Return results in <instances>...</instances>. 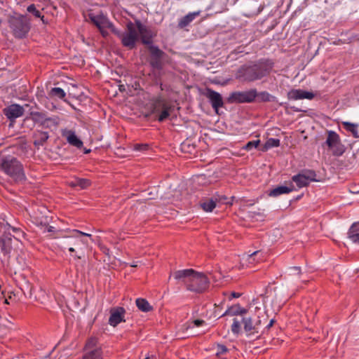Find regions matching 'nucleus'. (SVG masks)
I'll list each match as a JSON object with an SVG mask.
<instances>
[{
  "label": "nucleus",
  "instance_id": "nucleus-47",
  "mask_svg": "<svg viewBox=\"0 0 359 359\" xmlns=\"http://www.w3.org/2000/svg\"><path fill=\"white\" fill-rule=\"evenodd\" d=\"M69 251L72 252H74V248H69Z\"/></svg>",
  "mask_w": 359,
  "mask_h": 359
},
{
  "label": "nucleus",
  "instance_id": "nucleus-19",
  "mask_svg": "<svg viewBox=\"0 0 359 359\" xmlns=\"http://www.w3.org/2000/svg\"><path fill=\"white\" fill-rule=\"evenodd\" d=\"M293 189H293L292 186L291 187L281 186V187H278L271 190L269 195L271 196H276L278 195L283 194H288V193L291 192L292 191H293Z\"/></svg>",
  "mask_w": 359,
  "mask_h": 359
},
{
  "label": "nucleus",
  "instance_id": "nucleus-28",
  "mask_svg": "<svg viewBox=\"0 0 359 359\" xmlns=\"http://www.w3.org/2000/svg\"><path fill=\"white\" fill-rule=\"evenodd\" d=\"M342 124L347 130L351 132L355 136H358V126L356 124L349 122H343Z\"/></svg>",
  "mask_w": 359,
  "mask_h": 359
},
{
  "label": "nucleus",
  "instance_id": "nucleus-5",
  "mask_svg": "<svg viewBox=\"0 0 359 359\" xmlns=\"http://www.w3.org/2000/svg\"><path fill=\"white\" fill-rule=\"evenodd\" d=\"M256 96L257 94L255 90L236 92L229 96L228 101L231 103L250 102L255 99Z\"/></svg>",
  "mask_w": 359,
  "mask_h": 359
},
{
  "label": "nucleus",
  "instance_id": "nucleus-6",
  "mask_svg": "<svg viewBox=\"0 0 359 359\" xmlns=\"http://www.w3.org/2000/svg\"><path fill=\"white\" fill-rule=\"evenodd\" d=\"M242 320L241 323L243 325L244 330L247 332L253 333L255 332H257L258 326L261 323V320H259V317L257 316H241Z\"/></svg>",
  "mask_w": 359,
  "mask_h": 359
},
{
  "label": "nucleus",
  "instance_id": "nucleus-3",
  "mask_svg": "<svg viewBox=\"0 0 359 359\" xmlns=\"http://www.w3.org/2000/svg\"><path fill=\"white\" fill-rule=\"evenodd\" d=\"M151 109L156 118L163 121L170 116L174 106L166 100L159 97L152 102Z\"/></svg>",
  "mask_w": 359,
  "mask_h": 359
},
{
  "label": "nucleus",
  "instance_id": "nucleus-13",
  "mask_svg": "<svg viewBox=\"0 0 359 359\" xmlns=\"http://www.w3.org/2000/svg\"><path fill=\"white\" fill-rule=\"evenodd\" d=\"M135 304L142 312L149 313L153 311V306L146 299L137 298Z\"/></svg>",
  "mask_w": 359,
  "mask_h": 359
},
{
  "label": "nucleus",
  "instance_id": "nucleus-34",
  "mask_svg": "<svg viewBox=\"0 0 359 359\" xmlns=\"http://www.w3.org/2000/svg\"><path fill=\"white\" fill-rule=\"evenodd\" d=\"M194 13L187 15L181 20V22H180V26L181 27L187 26L194 19Z\"/></svg>",
  "mask_w": 359,
  "mask_h": 359
},
{
  "label": "nucleus",
  "instance_id": "nucleus-39",
  "mask_svg": "<svg viewBox=\"0 0 359 359\" xmlns=\"http://www.w3.org/2000/svg\"><path fill=\"white\" fill-rule=\"evenodd\" d=\"M259 97L260 100L264 102H269L271 99L270 95L267 93H262L259 95Z\"/></svg>",
  "mask_w": 359,
  "mask_h": 359
},
{
  "label": "nucleus",
  "instance_id": "nucleus-40",
  "mask_svg": "<svg viewBox=\"0 0 359 359\" xmlns=\"http://www.w3.org/2000/svg\"><path fill=\"white\" fill-rule=\"evenodd\" d=\"M227 351V348L224 345L218 346V352L217 354H223Z\"/></svg>",
  "mask_w": 359,
  "mask_h": 359
},
{
  "label": "nucleus",
  "instance_id": "nucleus-32",
  "mask_svg": "<svg viewBox=\"0 0 359 359\" xmlns=\"http://www.w3.org/2000/svg\"><path fill=\"white\" fill-rule=\"evenodd\" d=\"M27 11L29 13H32L36 18H40L41 19V20L43 21V22L46 23V22L43 19L44 17L41 15L40 12L38 10H36V8L34 4H32L29 6H28Z\"/></svg>",
  "mask_w": 359,
  "mask_h": 359
},
{
  "label": "nucleus",
  "instance_id": "nucleus-4",
  "mask_svg": "<svg viewBox=\"0 0 359 359\" xmlns=\"http://www.w3.org/2000/svg\"><path fill=\"white\" fill-rule=\"evenodd\" d=\"M10 23L17 37H23L29 31L28 22L24 16L12 17Z\"/></svg>",
  "mask_w": 359,
  "mask_h": 359
},
{
  "label": "nucleus",
  "instance_id": "nucleus-1",
  "mask_svg": "<svg viewBox=\"0 0 359 359\" xmlns=\"http://www.w3.org/2000/svg\"><path fill=\"white\" fill-rule=\"evenodd\" d=\"M175 278H187L190 283L188 289L191 291L202 292L208 285V280L205 275L193 269L179 271L175 273Z\"/></svg>",
  "mask_w": 359,
  "mask_h": 359
},
{
  "label": "nucleus",
  "instance_id": "nucleus-48",
  "mask_svg": "<svg viewBox=\"0 0 359 359\" xmlns=\"http://www.w3.org/2000/svg\"><path fill=\"white\" fill-rule=\"evenodd\" d=\"M212 311L214 312V313H216V312H220L221 311L220 310L219 311V310H213Z\"/></svg>",
  "mask_w": 359,
  "mask_h": 359
},
{
  "label": "nucleus",
  "instance_id": "nucleus-10",
  "mask_svg": "<svg viewBox=\"0 0 359 359\" xmlns=\"http://www.w3.org/2000/svg\"><path fill=\"white\" fill-rule=\"evenodd\" d=\"M4 112L8 119L13 120L22 116L24 109L19 104H13L4 109Z\"/></svg>",
  "mask_w": 359,
  "mask_h": 359
},
{
  "label": "nucleus",
  "instance_id": "nucleus-44",
  "mask_svg": "<svg viewBox=\"0 0 359 359\" xmlns=\"http://www.w3.org/2000/svg\"><path fill=\"white\" fill-rule=\"evenodd\" d=\"M222 306V302H219V304H216V303H215V304H214V307H215V308H219V307H221Z\"/></svg>",
  "mask_w": 359,
  "mask_h": 359
},
{
  "label": "nucleus",
  "instance_id": "nucleus-17",
  "mask_svg": "<svg viewBox=\"0 0 359 359\" xmlns=\"http://www.w3.org/2000/svg\"><path fill=\"white\" fill-rule=\"evenodd\" d=\"M67 142L78 148H81L83 146L82 141L72 132H69L67 136Z\"/></svg>",
  "mask_w": 359,
  "mask_h": 359
},
{
  "label": "nucleus",
  "instance_id": "nucleus-14",
  "mask_svg": "<svg viewBox=\"0 0 359 359\" xmlns=\"http://www.w3.org/2000/svg\"><path fill=\"white\" fill-rule=\"evenodd\" d=\"M83 359H102L101 348H95L85 351Z\"/></svg>",
  "mask_w": 359,
  "mask_h": 359
},
{
  "label": "nucleus",
  "instance_id": "nucleus-11",
  "mask_svg": "<svg viewBox=\"0 0 359 359\" xmlns=\"http://www.w3.org/2000/svg\"><path fill=\"white\" fill-rule=\"evenodd\" d=\"M287 96L289 99L292 100H312L315 97V95L313 92L300 89H293L288 93Z\"/></svg>",
  "mask_w": 359,
  "mask_h": 359
},
{
  "label": "nucleus",
  "instance_id": "nucleus-18",
  "mask_svg": "<svg viewBox=\"0 0 359 359\" xmlns=\"http://www.w3.org/2000/svg\"><path fill=\"white\" fill-rule=\"evenodd\" d=\"M91 185V182L88 179L79 178L70 182L69 186L71 187H80L81 189H86Z\"/></svg>",
  "mask_w": 359,
  "mask_h": 359
},
{
  "label": "nucleus",
  "instance_id": "nucleus-50",
  "mask_svg": "<svg viewBox=\"0 0 359 359\" xmlns=\"http://www.w3.org/2000/svg\"><path fill=\"white\" fill-rule=\"evenodd\" d=\"M5 304H8V302L7 299H5Z\"/></svg>",
  "mask_w": 359,
  "mask_h": 359
},
{
  "label": "nucleus",
  "instance_id": "nucleus-36",
  "mask_svg": "<svg viewBox=\"0 0 359 359\" xmlns=\"http://www.w3.org/2000/svg\"><path fill=\"white\" fill-rule=\"evenodd\" d=\"M260 143V141L258 140H256V141H253V142H249L245 147V149H250L252 147H257L259 146Z\"/></svg>",
  "mask_w": 359,
  "mask_h": 359
},
{
  "label": "nucleus",
  "instance_id": "nucleus-16",
  "mask_svg": "<svg viewBox=\"0 0 359 359\" xmlns=\"http://www.w3.org/2000/svg\"><path fill=\"white\" fill-rule=\"evenodd\" d=\"M200 205L205 212H212L217 206V202L212 199H207L203 201Z\"/></svg>",
  "mask_w": 359,
  "mask_h": 359
},
{
  "label": "nucleus",
  "instance_id": "nucleus-49",
  "mask_svg": "<svg viewBox=\"0 0 359 359\" xmlns=\"http://www.w3.org/2000/svg\"><path fill=\"white\" fill-rule=\"evenodd\" d=\"M89 152H90V149L86 150V151H85L86 154H88Z\"/></svg>",
  "mask_w": 359,
  "mask_h": 359
},
{
  "label": "nucleus",
  "instance_id": "nucleus-29",
  "mask_svg": "<svg viewBox=\"0 0 359 359\" xmlns=\"http://www.w3.org/2000/svg\"><path fill=\"white\" fill-rule=\"evenodd\" d=\"M330 149L332 151L334 155L340 156L344 151V149L341 142H339L337 144H334L332 147H330Z\"/></svg>",
  "mask_w": 359,
  "mask_h": 359
},
{
  "label": "nucleus",
  "instance_id": "nucleus-26",
  "mask_svg": "<svg viewBox=\"0 0 359 359\" xmlns=\"http://www.w3.org/2000/svg\"><path fill=\"white\" fill-rule=\"evenodd\" d=\"M48 138V135L46 133H39L36 135V140H34V144L36 146L41 145Z\"/></svg>",
  "mask_w": 359,
  "mask_h": 359
},
{
  "label": "nucleus",
  "instance_id": "nucleus-38",
  "mask_svg": "<svg viewBox=\"0 0 359 359\" xmlns=\"http://www.w3.org/2000/svg\"><path fill=\"white\" fill-rule=\"evenodd\" d=\"M151 65L155 68L161 69V59L152 58V60L151 61Z\"/></svg>",
  "mask_w": 359,
  "mask_h": 359
},
{
  "label": "nucleus",
  "instance_id": "nucleus-7",
  "mask_svg": "<svg viewBox=\"0 0 359 359\" xmlns=\"http://www.w3.org/2000/svg\"><path fill=\"white\" fill-rule=\"evenodd\" d=\"M137 36V34L134 25L131 22L129 23L128 25V33L122 39L123 44L126 47L133 48L135 46Z\"/></svg>",
  "mask_w": 359,
  "mask_h": 359
},
{
  "label": "nucleus",
  "instance_id": "nucleus-27",
  "mask_svg": "<svg viewBox=\"0 0 359 359\" xmlns=\"http://www.w3.org/2000/svg\"><path fill=\"white\" fill-rule=\"evenodd\" d=\"M279 144H280L279 140L269 139L263 145L262 150L263 151H266V150H268L271 147H278Z\"/></svg>",
  "mask_w": 359,
  "mask_h": 359
},
{
  "label": "nucleus",
  "instance_id": "nucleus-9",
  "mask_svg": "<svg viewBox=\"0 0 359 359\" xmlns=\"http://www.w3.org/2000/svg\"><path fill=\"white\" fill-rule=\"evenodd\" d=\"M315 172L311 170L306 171V173L299 174L292 177V180L297 183L299 187L307 186L310 181L314 180Z\"/></svg>",
  "mask_w": 359,
  "mask_h": 359
},
{
  "label": "nucleus",
  "instance_id": "nucleus-23",
  "mask_svg": "<svg viewBox=\"0 0 359 359\" xmlns=\"http://www.w3.org/2000/svg\"><path fill=\"white\" fill-rule=\"evenodd\" d=\"M147 48L152 56V58L161 59L164 55V53L162 50L151 44L147 46Z\"/></svg>",
  "mask_w": 359,
  "mask_h": 359
},
{
  "label": "nucleus",
  "instance_id": "nucleus-8",
  "mask_svg": "<svg viewBox=\"0 0 359 359\" xmlns=\"http://www.w3.org/2000/svg\"><path fill=\"white\" fill-rule=\"evenodd\" d=\"M205 95L210 100L212 107L215 109L216 113L218 114L219 107H222L224 105L221 95L210 88L206 89Z\"/></svg>",
  "mask_w": 359,
  "mask_h": 359
},
{
  "label": "nucleus",
  "instance_id": "nucleus-43",
  "mask_svg": "<svg viewBox=\"0 0 359 359\" xmlns=\"http://www.w3.org/2000/svg\"><path fill=\"white\" fill-rule=\"evenodd\" d=\"M275 320L273 319H271L270 320V322L268 323V325H266V328L267 330H269L271 327L273 326V323H274Z\"/></svg>",
  "mask_w": 359,
  "mask_h": 359
},
{
  "label": "nucleus",
  "instance_id": "nucleus-35",
  "mask_svg": "<svg viewBox=\"0 0 359 359\" xmlns=\"http://www.w3.org/2000/svg\"><path fill=\"white\" fill-rule=\"evenodd\" d=\"M51 93L53 95L57 96L60 98H63L65 95V92L60 88H54L52 89Z\"/></svg>",
  "mask_w": 359,
  "mask_h": 359
},
{
  "label": "nucleus",
  "instance_id": "nucleus-24",
  "mask_svg": "<svg viewBox=\"0 0 359 359\" xmlns=\"http://www.w3.org/2000/svg\"><path fill=\"white\" fill-rule=\"evenodd\" d=\"M95 348H101L97 346V339L95 337H91L87 340L84 347V351H87Z\"/></svg>",
  "mask_w": 359,
  "mask_h": 359
},
{
  "label": "nucleus",
  "instance_id": "nucleus-20",
  "mask_svg": "<svg viewBox=\"0 0 359 359\" xmlns=\"http://www.w3.org/2000/svg\"><path fill=\"white\" fill-rule=\"evenodd\" d=\"M349 237L353 242H359V222L351 226L349 231Z\"/></svg>",
  "mask_w": 359,
  "mask_h": 359
},
{
  "label": "nucleus",
  "instance_id": "nucleus-37",
  "mask_svg": "<svg viewBox=\"0 0 359 359\" xmlns=\"http://www.w3.org/2000/svg\"><path fill=\"white\" fill-rule=\"evenodd\" d=\"M126 310L123 307H117L111 310V314H123Z\"/></svg>",
  "mask_w": 359,
  "mask_h": 359
},
{
  "label": "nucleus",
  "instance_id": "nucleus-12",
  "mask_svg": "<svg viewBox=\"0 0 359 359\" xmlns=\"http://www.w3.org/2000/svg\"><path fill=\"white\" fill-rule=\"evenodd\" d=\"M136 24L139 33L141 36L142 43L147 46L151 44L152 39L155 34L150 30L147 29L140 22H137Z\"/></svg>",
  "mask_w": 359,
  "mask_h": 359
},
{
  "label": "nucleus",
  "instance_id": "nucleus-33",
  "mask_svg": "<svg viewBox=\"0 0 359 359\" xmlns=\"http://www.w3.org/2000/svg\"><path fill=\"white\" fill-rule=\"evenodd\" d=\"M241 322L237 319L233 320V323L231 325V331L233 334H238L241 331Z\"/></svg>",
  "mask_w": 359,
  "mask_h": 359
},
{
  "label": "nucleus",
  "instance_id": "nucleus-46",
  "mask_svg": "<svg viewBox=\"0 0 359 359\" xmlns=\"http://www.w3.org/2000/svg\"><path fill=\"white\" fill-rule=\"evenodd\" d=\"M119 89H120V90H124L123 86V85L119 86Z\"/></svg>",
  "mask_w": 359,
  "mask_h": 359
},
{
  "label": "nucleus",
  "instance_id": "nucleus-42",
  "mask_svg": "<svg viewBox=\"0 0 359 359\" xmlns=\"http://www.w3.org/2000/svg\"><path fill=\"white\" fill-rule=\"evenodd\" d=\"M231 296L233 298H238V297H240L241 296V294L233 292L231 293Z\"/></svg>",
  "mask_w": 359,
  "mask_h": 359
},
{
  "label": "nucleus",
  "instance_id": "nucleus-21",
  "mask_svg": "<svg viewBox=\"0 0 359 359\" xmlns=\"http://www.w3.org/2000/svg\"><path fill=\"white\" fill-rule=\"evenodd\" d=\"M339 142H340L339 135L336 134L334 132H328V137L326 142L328 147L330 148L334 144H337Z\"/></svg>",
  "mask_w": 359,
  "mask_h": 359
},
{
  "label": "nucleus",
  "instance_id": "nucleus-31",
  "mask_svg": "<svg viewBox=\"0 0 359 359\" xmlns=\"http://www.w3.org/2000/svg\"><path fill=\"white\" fill-rule=\"evenodd\" d=\"M32 118L36 122H43L46 120V116L40 112H31L30 114Z\"/></svg>",
  "mask_w": 359,
  "mask_h": 359
},
{
  "label": "nucleus",
  "instance_id": "nucleus-45",
  "mask_svg": "<svg viewBox=\"0 0 359 359\" xmlns=\"http://www.w3.org/2000/svg\"><path fill=\"white\" fill-rule=\"evenodd\" d=\"M79 233H80L81 234H82V235H84V236H90V234L85 233H83V232H81V231H79Z\"/></svg>",
  "mask_w": 359,
  "mask_h": 359
},
{
  "label": "nucleus",
  "instance_id": "nucleus-22",
  "mask_svg": "<svg viewBox=\"0 0 359 359\" xmlns=\"http://www.w3.org/2000/svg\"><path fill=\"white\" fill-rule=\"evenodd\" d=\"M248 312V310L242 307L239 304L231 306L225 314L227 313L233 314H245Z\"/></svg>",
  "mask_w": 359,
  "mask_h": 359
},
{
  "label": "nucleus",
  "instance_id": "nucleus-25",
  "mask_svg": "<svg viewBox=\"0 0 359 359\" xmlns=\"http://www.w3.org/2000/svg\"><path fill=\"white\" fill-rule=\"evenodd\" d=\"M206 323L203 320L200 319H196L193 320H190L187 322L184 326L185 327L186 330L192 329L195 327H203Z\"/></svg>",
  "mask_w": 359,
  "mask_h": 359
},
{
  "label": "nucleus",
  "instance_id": "nucleus-41",
  "mask_svg": "<svg viewBox=\"0 0 359 359\" xmlns=\"http://www.w3.org/2000/svg\"><path fill=\"white\" fill-rule=\"evenodd\" d=\"M136 150H147L148 149L147 144H137L135 147Z\"/></svg>",
  "mask_w": 359,
  "mask_h": 359
},
{
  "label": "nucleus",
  "instance_id": "nucleus-2",
  "mask_svg": "<svg viewBox=\"0 0 359 359\" xmlns=\"http://www.w3.org/2000/svg\"><path fill=\"white\" fill-rule=\"evenodd\" d=\"M0 168L16 182L25 178L22 166L15 158H1Z\"/></svg>",
  "mask_w": 359,
  "mask_h": 359
},
{
  "label": "nucleus",
  "instance_id": "nucleus-15",
  "mask_svg": "<svg viewBox=\"0 0 359 359\" xmlns=\"http://www.w3.org/2000/svg\"><path fill=\"white\" fill-rule=\"evenodd\" d=\"M91 21L99 29H102L104 27H106L109 22L107 19L104 15H98V16H90Z\"/></svg>",
  "mask_w": 359,
  "mask_h": 359
},
{
  "label": "nucleus",
  "instance_id": "nucleus-30",
  "mask_svg": "<svg viewBox=\"0 0 359 359\" xmlns=\"http://www.w3.org/2000/svg\"><path fill=\"white\" fill-rule=\"evenodd\" d=\"M124 316H110L109 319V323L115 327L122 321H125L123 319Z\"/></svg>",
  "mask_w": 359,
  "mask_h": 359
}]
</instances>
